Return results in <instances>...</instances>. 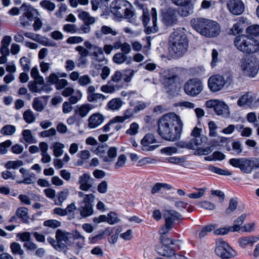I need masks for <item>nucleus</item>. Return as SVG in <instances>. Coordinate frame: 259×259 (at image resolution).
<instances>
[{
  "label": "nucleus",
  "mask_w": 259,
  "mask_h": 259,
  "mask_svg": "<svg viewBox=\"0 0 259 259\" xmlns=\"http://www.w3.org/2000/svg\"><path fill=\"white\" fill-rule=\"evenodd\" d=\"M192 27L203 36L213 37L221 32V27L217 22L203 18H196L191 20Z\"/></svg>",
  "instance_id": "1"
},
{
  "label": "nucleus",
  "mask_w": 259,
  "mask_h": 259,
  "mask_svg": "<svg viewBox=\"0 0 259 259\" xmlns=\"http://www.w3.org/2000/svg\"><path fill=\"white\" fill-rule=\"evenodd\" d=\"M234 44L238 50L245 54H254L259 51V41L246 34L235 37Z\"/></svg>",
  "instance_id": "2"
},
{
  "label": "nucleus",
  "mask_w": 259,
  "mask_h": 259,
  "mask_svg": "<svg viewBox=\"0 0 259 259\" xmlns=\"http://www.w3.org/2000/svg\"><path fill=\"white\" fill-rule=\"evenodd\" d=\"M131 5L125 0H115L110 5L111 12L119 18L131 19L134 16Z\"/></svg>",
  "instance_id": "3"
},
{
  "label": "nucleus",
  "mask_w": 259,
  "mask_h": 259,
  "mask_svg": "<svg viewBox=\"0 0 259 259\" xmlns=\"http://www.w3.org/2000/svg\"><path fill=\"white\" fill-rule=\"evenodd\" d=\"M240 68L243 74L249 77H254L259 70V61L253 56L242 58L240 62Z\"/></svg>",
  "instance_id": "4"
},
{
  "label": "nucleus",
  "mask_w": 259,
  "mask_h": 259,
  "mask_svg": "<svg viewBox=\"0 0 259 259\" xmlns=\"http://www.w3.org/2000/svg\"><path fill=\"white\" fill-rule=\"evenodd\" d=\"M163 84L166 93L170 96L177 94L178 84V70L177 68H171L165 73L163 77Z\"/></svg>",
  "instance_id": "5"
},
{
  "label": "nucleus",
  "mask_w": 259,
  "mask_h": 259,
  "mask_svg": "<svg viewBox=\"0 0 259 259\" xmlns=\"http://www.w3.org/2000/svg\"><path fill=\"white\" fill-rule=\"evenodd\" d=\"M160 244L156 246V250L161 255L172 257L176 259V251L173 250L168 246L169 244H174V240H170L166 235H160L159 238Z\"/></svg>",
  "instance_id": "6"
},
{
  "label": "nucleus",
  "mask_w": 259,
  "mask_h": 259,
  "mask_svg": "<svg viewBox=\"0 0 259 259\" xmlns=\"http://www.w3.org/2000/svg\"><path fill=\"white\" fill-rule=\"evenodd\" d=\"M215 244V252L222 258H231L237 255V252L222 239H216Z\"/></svg>",
  "instance_id": "7"
},
{
  "label": "nucleus",
  "mask_w": 259,
  "mask_h": 259,
  "mask_svg": "<svg viewBox=\"0 0 259 259\" xmlns=\"http://www.w3.org/2000/svg\"><path fill=\"white\" fill-rule=\"evenodd\" d=\"M203 88L202 81L200 79L194 78L188 80L185 83L184 90L187 95L194 97L200 94Z\"/></svg>",
  "instance_id": "8"
},
{
  "label": "nucleus",
  "mask_w": 259,
  "mask_h": 259,
  "mask_svg": "<svg viewBox=\"0 0 259 259\" xmlns=\"http://www.w3.org/2000/svg\"><path fill=\"white\" fill-rule=\"evenodd\" d=\"M158 134L163 139L172 141L176 139L178 133L177 131H175L174 128L169 127V125L159 120H158Z\"/></svg>",
  "instance_id": "9"
},
{
  "label": "nucleus",
  "mask_w": 259,
  "mask_h": 259,
  "mask_svg": "<svg viewBox=\"0 0 259 259\" xmlns=\"http://www.w3.org/2000/svg\"><path fill=\"white\" fill-rule=\"evenodd\" d=\"M226 84L224 77L221 75L211 76L207 81L208 88L212 92H218L221 91Z\"/></svg>",
  "instance_id": "10"
},
{
  "label": "nucleus",
  "mask_w": 259,
  "mask_h": 259,
  "mask_svg": "<svg viewBox=\"0 0 259 259\" xmlns=\"http://www.w3.org/2000/svg\"><path fill=\"white\" fill-rule=\"evenodd\" d=\"M84 47L90 50V55L93 56V59L98 62H102L106 61L103 51L102 48L91 44L89 41L84 42Z\"/></svg>",
  "instance_id": "11"
},
{
  "label": "nucleus",
  "mask_w": 259,
  "mask_h": 259,
  "mask_svg": "<svg viewBox=\"0 0 259 259\" xmlns=\"http://www.w3.org/2000/svg\"><path fill=\"white\" fill-rule=\"evenodd\" d=\"M95 199H93L92 196H88L86 197L84 202H79V211L80 215L82 218H86L89 217L93 214V204Z\"/></svg>",
  "instance_id": "12"
},
{
  "label": "nucleus",
  "mask_w": 259,
  "mask_h": 259,
  "mask_svg": "<svg viewBox=\"0 0 259 259\" xmlns=\"http://www.w3.org/2000/svg\"><path fill=\"white\" fill-rule=\"evenodd\" d=\"M227 7L229 12L232 15H241L245 10V5L241 0H228Z\"/></svg>",
  "instance_id": "13"
},
{
  "label": "nucleus",
  "mask_w": 259,
  "mask_h": 259,
  "mask_svg": "<svg viewBox=\"0 0 259 259\" xmlns=\"http://www.w3.org/2000/svg\"><path fill=\"white\" fill-rule=\"evenodd\" d=\"M178 31H175L169 36L168 50L169 55L174 58L178 57Z\"/></svg>",
  "instance_id": "14"
},
{
  "label": "nucleus",
  "mask_w": 259,
  "mask_h": 259,
  "mask_svg": "<svg viewBox=\"0 0 259 259\" xmlns=\"http://www.w3.org/2000/svg\"><path fill=\"white\" fill-rule=\"evenodd\" d=\"M255 97L249 92H246L242 94L239 98L237 104V105L242 108H251L254 101Z\"/></svg>",
  "instance_id": "15"
},
{
  "label": "nucleus",
  "mask_w": 259,
  "mask_h": 259,
  "mask_svg": "<svg viewBox=\"0 0 259 259\" xmlns=\"http://www.w3.org/2000/svg\"><path fill=\"white\" fill-rule=\"evenodd\" d=\"M69 235L70 234L65 231L57 230L56 232V238L58 245H54V247L56 250L64 249L66 244L68 241Z\"/></svg>",
  "instance_id": "16"
},
{
  "label": "nucleus",
  "mask_w": 259,
  "mask_h": 259,
  "mask_svg": "<svg viewBox=\"0 0 259 259\" xmlns=\"http://www.w3.org/2000/svg\"><path fill=\"white\" fill-rule=\"evenodd\" d=\"M124 122V119L120 116H116L111 120L108 123L102 127V129L104 132L111 131L112 133L118 131L121 128L120 122Z\"/></svg>",
  "instance_id": "17"
},
{
  "label": "nucleus",
  "mask_w": 259,
  "mask_h": 259,
  "mask_svg": "<svg viewBox=\"0 0 259 259\" xmlns=\"http://www.w3.org/2000/svg\"><path fill=\"white\" fill-rule=\"evenodd\" d=\"M207 137L204 135L192 139L190 142L185 144L184 142H179V147H186L190 149H197V147L201 146L203 143H205L207 141Z\"/></svg>",
  "instance_id": "18"
},
{
  "label": "nucleus",
  "mask_w": 259,
  "mask_h": 259,
  "mask_svg": "<svg viewBox=\"0 0 259 259\" xmlns=\"http://www.w3.org/2000/svg\"><path fill=\"white\" fill-rule=\"evenodd\" d=\"M193 12V6L191 0H179V15L187 17Z\"/></svg>",
  "instance_id": "19"
},
{
  "label": "nucleus",
  "mask_w": 259,
  "mask_h": 259,
  "mask_svg": "<svg viewBox=\"0 0 259 259\" xmlns=\"http://www.w3.org/2000/svg\"><path fill=\"white\" fill-rule=\"evenodd\" d=\"M158 120L174 128L175 131H177V126H175V124L178 123V116L174 112H170L163 115Z\"/></svg>",
  "instance_id": "20"
},
{
  "label": "nucleus",
  "mask_w": 259,
  "mask_h": 259,
  "mask_svg": "<svg viewBox=\"0 0 259 259\" xmlns=\"http://www.w3.org/2000/svg\"><path fill=\"white\" fill-rule=\"evenodd\" d=\"M20 10L23 11V14L27 17V19L32 21L35 18L34 16H40L38 10L30 4L23 3L20 7Z\"/></svg>",
  "instance_id": "21"
},
{
  "label": "nucleus",
  "mask_w": 259,
  "mask_h": 259,
  "mask_svg": "<svg viewBox=\"0 0 259 259\" xmlns=\"http://www.w3.org/2000/svg\"><path fill=\"white\" fill-rule=\"evenodd\" d=\"M162 20L166 25H172L177 20L176 11L169 8L162 14Z\"/></svg>",
  "instance_id": "22"
},
{
  "label": "nucleus",
  "mask_w": 259,
  "mask_h": 259,
  "mask_svg": "<svg viewBox=\"0 0 259 259\" xmlns=\"http://www.w3.org/2000/svg\"><path fill=\"white\" fill-rule=\"evenodd\" d=\"M93 180L91 176L87 173L83 174L78 177V184L79 185L80 190L88 191L92 187L91 181Z\"/></svg>",
  "instance_id": "23"
},
{
  "label": "nucleus",
  "mask_w": 259,
  "mask_h": 259,
  "mask_svg": "<svg viewBox=\"0 0 259 259\" xmlns=\"http://www.w3.org/2000/svg\"><path fill=\"white\" fill-rule=\"evenodd\" d=\"M152 14V25L150 23L145 26L144 31L147 34L154 33L158 31V27L157 25V12L156 9L153 8L151 9Z\"/></svg>",
  "instance_id": "24"
},
{
  "label": "nucleus",
  "mask_w": 259,
  "mask_h": 259,
  "mask_svg": "<svg viewBox=\"0 0 259 259\" xmlns=\"http://www.w3.org/2000/svg\"><path fill=\"white\" fill-rule=\"evenodd\" d=\"M48 99V97L47 96L34 98L32 103L33 109L37 112L42 111L47 105Z\"/></svg>",
  "instance_id": "25"
},
{
  "label": "nucleus",
  "mask_w": 259,
  "mask_h": 259,
  "mask_svg": "<svg viewBox=\"0 0 259 259\" xmlns=\"http://www.w3.org/2000/svg\"><path fill=\"white\" fill-rule=\"evenodd\" d=\"M156 143L154 136L151 134L146 135L141 141L142 145L144 147V150L152 151L156 148V146L153 145L149 147L150 145Z\"/></svg>",
  "instance_id": "26"
},
{
  "label": "nucleus",
  "mask_w": 259,
  "mask_h": 259,
  "mask_svg": "<svg viewBox=\"0 0 259 259\" xmlns=\"http://www.w3.org/2000/svg\"><path fill=\"white\" fill-rule=\"evenodd\" d=\"M165 220L164 225L172 229L177 219V212L174 210H165L163 213Z\"/></svg>",
  "instance_id": "27"
},
{
  "label": "nucleus",
  "mask_w": 259,
  "mask_h": 259,
  "mask_svg": "<svg viewBox=\"0 0 259 259\" xmlns=\"http://www.w3.org/2000/svg\"><path fill=\"white\" fill-rule=\"evenodd\" d=\"M104 120V117L99 113L92 114L88 119V126L94 128L100 125Z\"/></svg>",
  "instance_id": "28"
},
{
  "label": "nucleus",
  "mask_w": 259,
  "mask_h": 259,
  "mask_svg": "<svg viewBox=\"0 0 259 259\" xmlns=\"http://www.w3.org/2000/svg\"><path fill=\"white\" fill-rule=\"evenodd\" d=\"M215 113L220 116L223 117H228L230 115V110L229 106L223 101H220L218 103V105L215 107Z\"/></svg>",
  "instance_id": "29"
},
{
  "label": "nucleus",
  "mask_w": 259,
  "mask_h": 259,
  "mask_svg": "<svg viewBox=\"0 0 259 259\" xmlns=\"http://www.w3.org/2000/svg\"><path fill=\"white\" fill-rule=\"evenodd\" d=\"M189 48V40L187 35L183 34L179 38V57L183 56L185 54Z\"/></svg>",
  "instance_id": "30"
},
{
  "label": "nucleus",
  "mask_w": 259,
  "mask_h": 259,
  "mask_svg": "<svg viewBox=\"0 0 259 259\" xmlns=\"http://www.w3.org/2000/svg\"><path fill=\"white\" fill-rule=\"evenodd\" d=\"M259 240V237L253 236L242 237L239 239L238 243L242 248H245L248 245L252 246Z\"/></svg>",
  "instance_id": "31"
},
{
  "label": "nucleus",
  "mask_w": 259,
  "mask_h": 259,
  "mask_svg": "<svg viewBox=\"0 0 259 259\" xmlns=\"http://www.w3.org/2000/svg\"><path fill=\"white\" fill-rule=\"evenodd\" d=\"M95 34L97 38H101L103 35L111 34L115 36L117 34V32L115 29L106 25H103L101 27L100 31H96Z\"/></svg>",
  "instance_id": "32"
},
{
  "label": "nucleus",
  "mask_w": 259,
  "mask_h": 259,
  "mask_svg": "<svg viewBox=\"0 0 259 259\" xmlns=\"http://www.w3.org/2000/svg\"><path fill=\"white\" fill-rule=\"evenodd\" d=\"M113 61L118 64L126 62L127 64L130 65L132 63L131 57L127 58L126 55L122 53H116L113 57Z\"/></svg>",
  "instance_id": "33"
},
{
  "label": "nucleus",
  "mask_w": 259,
  "mask_h": 259,
  "mask_svg": "<svg viewBox=\"0 0 259 259\" xmlns=\"http://www.w3.org/2000/svg\"><path fill=\"white\" fill-rule=\"evenodd\" d=\"M93 106L90 104H84L81 105L77 106V109L75 110V113L78 114L79 116L83 118L85 117L92 109Z\"/></svg>",
  "instance_id": "34"
},
{
  "label": "nucleus",
  "mask_w": 259,
  "mask_h": 259,
  "mask_svg": "<svg viewBox=\"0 0 259 259\" xmlns=\"http://www.w3.org/2000/svg\"><path fill=\"white\" fill-rule=\"evenodd\" d=\"M246 19L243 17L240 18L239 21L235 23L233 26L230 29L229 34L231 35H236L242 32L243 28L241 26V24L245 22Z\"/></svg>",
  "instance_id": "35"
},
{
  "label": "nucleus",
  "mask_w": 259,
  "mask_h": 259,
  "mask_svg": "<svg viewBox=\"0 0 259 259\" xmlns=\"http://www.w3.org/2000/svg\"><path fill=\"white\" fill-rule=\"evenodd\" d=\"M243 159L240 170L244 173H251L254 168V161L245 158H243Z\"/></svg>",
  "instance_id": "36"
},
{
  "label": "nucleus",
  "mask_w": 259,
  "mask_h": 259,
  "mask_svg": "<svg viewBox=\"0 0 259 259\" xmlns=\"http://www.w3.org/2000/svg\"><path fill=\"white\" fill-rule=\"evenodd\" d=\"M28 210L24 207H19L16 211V215L21 219L24 223L29 222V217L28 214Z\"/></svg>",
  "instance_id": "37"
},
{
  "label": "nucleus",
  "mask_w": 259,
  "mask_h": 259,
  "mask_svg": "<svg viewBox=\"0 0 259 259\" xmlns=\"http://www.w3.org/2000/svg\"><path fill=\"white\" fill-rule=\"evenodd\" d=\"M10 249L14 255H19L23 258L24 255V251L22 249L21 244L16 242H13L10 244Z\"/></svg>",
  "instance_id": "38"
},
{
  "label": "nucleus",
  "mask_w": 259,
  "mask_h": 259,
  "mask_svg": "<svg viewBox=\"0 0 259 259\" xmlns=\"http://www.w3.org/2000/svg\"><path fill=\"white\" fill-rule=\"evenodd\" d=\"M64 147L65 145L60 142H54L51 146V148L53 151V154L56 157L62 155Z\"/></svg>",
  "instance_id": "39"
},
{
  "label": "nucleus",
  "mask_w": 259,
  "mask_h": 259,
  "mask_svg": "<svg viewBox=\"0 0 259 259\" xmlns=\"http://www.w3.org/2000/svg\"><path fill=\"white\" fill-rule=\"evenodd\" d=\"M78 17L84 22V24H88L89 25L94 24L96 21L95 17L91 16L89 13L85 11L79 12Z\"/></svg>",
  "instance_id": "40"
},
{
  "label": "nucleus",
  "mask_w": 259,
  "mask_h": 259,
  "mask_svg": "<svg viewBox=\"0 0 259 259\" xmlns=\"http://www.w3.org/2000/svg\"><path fill=\"white\" fill-rule=\"evenodd\" d=\"M246 217L245 213L242 214L234 221L233 226L230 227L232 232H237L241 229V226L243 224Z\"/></svg>",
  "instance_id": "41"
},
{
  "label": "nucleus",
  "mask_w": 259,
  "mask_h": 259,
  "mask_svg": "<svg viewBox=\"0 0 259 259\" xmlns=\"http://www.w3.org/2000/svg\"><path fill=\"white\" fill-rule=\"evenodd\" d=\"M123 102L120 99L116 98L110 100L107 104L108 108L111 110H117L122 105Z\"/></svg>",
  "instance_id": "42"
},
{
  "label": "nucleus",
  "mask_w": 259,
  "mask_h": 259,
  "mask_svg": "<svg viewBox=\"0 0 259 259\" xmlns=\"http://www.w3.org/2000/svg\"><path fill=\"white\" fill-rule=\"evenodd\" d=\"M23 117L25 121L29 124L33 123L36 120L35 114L31 109L26 110L23 114Z\"/></svg>",
  "instance_id": "43"
},
{
  "label": "nucleus",
  "mask_w": 259,
  "mask_h": 259,
  "mask_svg": "<svg viewBox=\"0 0 259 259\" xmlns=\"http://www.w3.org/2000/svg\"><path fill=\"white\" fill-rule=\"evenodd\" d=\"M39 5L43 9L49 12L54 11L56 8L55 4L49 0L41 1Z\"/></svg>",
  "instance_id": "44"
},
{
  "label": "nucleus",
  "mask_w": 259,
  "mask_h": 259,
  "mask_svg": "<svg viewBox=\"0 0 259 259\" xmlns=\"http://www.w3.org/2000/svg\"><path fill=\"white\" fill-rule=\"evenodd\" d=\"M88 101L92 103H98L102 102L106 99L105 95L100 93H94L87 98Z\"/></svg>",
  "instance_id": "45"
},
{
  "label": "nucleus",
  "mask_w": 259,
  "mask_h": 259,
  "mask_svg": "<svg viewBox=\"0 0 259 259\" xmlns=\"http://www.w3.org/2000/svg\"><path fill=\"white\" fill-rule=\"evenodd\" d=\"M97 62L96 61H92L90 66V73L94 77H96L99 74L102 67V65Z\"/></svg>",
  "instance_id": "46"
},
{
  "label": "nucleus",
  "mask_w": 259,
  "mask_h": 259,
  "mask_svg": "<svg viewBox=\"0 0 259 259\" xmlns=\"http://www.w3.org/2000/svg\"><path fill=\"white\" fill-rule=\"evenodd\" d=\"M117 89V85L111 84V81H109L107 84L102 85L101 87V91L107 94H113Z\"/></svg>",
  "instance_id": "47"
},
{
  "label": "nucleus",
  "mask_w": 259,
  "mask_h": 259,
  "mask_svg": "<svg viewBox=\"0 0 259 259\" xmlns=\"http://www.w3.org/2000/svg\"><path fill=\"white\" fill-rule=\"evenodd\" d=\"M216 227L217 226L214 224H210L204 226L202 228L199 233V238H202L204 237L208 234V233L214 230L216 228Z\"/></svg>",
  "instance_id": "48"
},
{
  "label": "nucleus",
  "mask_w": 259,
  "mask_h": 259,
  "mask_svg": "<svg viewBox=\"0 0 259 259\" xmlns=\"http://www.w3.org/2000/svg\"><path fill=\"white\" fill-rule=\"evenodd\" d=\"M69 195V191L68 188H64L58 194V200L59 203L57 204L62 205V203L67 199Z\"/></svg>",
  "instance_id": "49"
},
{
  "label": "nucleus",
  "mask_w": 259,
  "mask_h": 259,
  "mask_svg": "<svg viewBox=\"0 0 259 259\" xmlns=\"http://www.w3.org/2000/svg\"><path fill=\"white\" fill-rule=\"evenodd\" d=\"M16 127L14 125L7 124L2 127L1 133L5 136H11L16 132Z\"/></svg>",
  "instance_id": "50"
},
{
  "label": "nucleus",
  "mask_w": 259,
  "mask_h": 259,
  "mask_svg": "<svg viewBox=\"0 0 259 259\" xmlns=\"http://www.w3.org/2000/svg\"><path fill=\"white\" fill-rule=\"evenodd\" d=\"M24 163L22 160H18L16 161H9L5 165L7 169H18L23 165Z\"/></svg>",
  "instance_id": "51"
},
{
  "label": "nucleus",
  "mask_w": 259,
  "mask_h": 259,
  "mask_svg": "<svg viewBox=\"0 0 259 259\" xmlns=\"http://www.w3.org/2000/svg\"><path fill=\"white\" fill-rule=\"evenodd\" d=\"M139 7L143 9V14L141 16V19L142 21L144 26H147L148 24H149V23H150V18L148 10L147 9H144L143 5H140Z\"/></svg>",
  "instance_id": "52"
},
{
  "label": "nucleus",
  "mask_w": 259,
  "mask_h": 259,
  "mask_svg": "<svg viewBox=\"0 0 259 259\" xmlns=\"http://www.w3.org/2000/svg\"><path fill=\"white\" fill-rule=\"evenodd\" d=\"M121 95L123 97H127L128 100L130 101V106H133L135 105V102L134 101V99L138 97V94L134 91H131L129 92H126L122 91Z\"/></svg>",
  "instance_id": "53"
},
{
  "label": "nucleus",
  "mask_w": 259,
  "mask_h": 259,
  "mask_svg": "<svg viewBox=\"0 0 259 259\" xmlns=\"http://www.w3.org/2000/svg\"><path fill=\"white\" fill-rule=\"evenodd\" d=\"M246 32L249 35L259 36V25H251L246 29Z\"/></svg>",
  "instance_id": "54"
},
{
  "label": "nucleus",
  "mask_w": 259,
  "mask_h": 259,
  "mask_svg": "<svg viewBox=\"0 0 259 259\" xmlns=\"http://www.w3.org/2000/svg\"><path fill=\"white\" fill-rule=\"evenodd\" d=\"M208 169L214 173L224 176H230L232 175V172L225 170L223 169L213 165H209L208 166Z\"/></svg>",
  "instance_id": "55"
},
{
  "label": "nucleus",
  "mask_w": 259,
  "mask_h": 259,
  "mask_svg": "<svg viewBox=\"0 0 259 259\" xmlns=\"http://www.w3.org/2000/svg\"><path fill=\"white\" fill-rule=\"evenodd\" d=\"M108 233V231L107 229H106L104 231H100L99 233L94 236L89 238V242L90 243H95L99 240H102L105 235L107 234Z\"/></svg>",
  "instance_id": "56"
},
{
  "label": "nucleus",
  "mask_w": 259,
  "mask_h": 259,
  "mask_svg": "<svg viewBox=\"0 0 259 259\" xmlns=\"http://www.w3.org/2000/svg\"><path fill=\"white\" fill-rule=\"evenodd\" d=\"M22 135L23 136L24 140L26 143H33L35 142L31 131L30 130H23Z\"/></svg>",
  "instance_id": "57"
},
{
  "label": "nucleus",
  "mask_w": 259,
  "mask_h": 259,
  "mask_svg": "<svg viewBox=\"0 0 259 259\" xmlns=\"http://www.w3.org/2000/svg\"><path fill=\"white\" fill-rule=\"evenodd\" d=\"M117 149L116 147H110L107 152L108 157H105L104 161L106 162L112 161L117 156Z\"/></svg>",
  "instance_id": "58"
},
{
  "label": "nucleus",
  "mask_w": 259,
  "mask_h": 259,
  "mask_svg": "<svg viewBox=\"0 0 259 259\" xmlns=\"http://www.w3.org/2000/svg\"><path fill=\"white\" fill-rule=\"evenodd\" d=\"M73 94L70 97L69 100L71 104H75L81 99L82 93L80 91L77 90L73 92Z\"/></svg>",
  "instance_id": "59"
},
{
  "label": "nucleus",
  "mask_w": 259,
  "mask_h": 259,
  "mask_svg": "<svg viewBox=\"0 0 259 259\" xmlns=\"http://www.w3.org/2000/svg\"><path fill=\"white\" fill-rule=\"evenodd\" d=\"M20 63L24 71H29L30 68V60L26 57H23L20 59Z\"/></svg>",
  "instance_id": "60"
},
{
  "label": "nucleus",
  "mask_w": 259,
  "mask_h": 259,
  "mask_svg": "<svg viewBox=\"0 0 259 259\" xmlns=\"http://www.w3.org/2000/svg\"><path fill=\"white\" fill-rule=\"evenodd\" d=\"M209 128V135L211 137H215L217 136V130L218 126L213 121H210L208 123Z\"/></svg>",
  "instance_id": "61"
},
{
  "label": "nucleus",
  "mask_w": 259,
  "mask_h": 259,
  "mask_svg": "<svg viewBox=\"0 0 259 259\" xmlns=\"http://www.w3.org/2000/svg\"><path fill=\"white\" fill-rule=\"evenodd\" d=\"M78 82L81 86H87L92 83V79L89 75H83L80 76Z\"/></svg>",
  "instance_id": "62"
},
{
  "label": "nucleus",
  "mask_w": 259,
  "mask_h": 259,
  "mask_svg": "<svg viewBox=\"0 0 259 259\" xmlns=\"http://www.w3.org/2000/svg\"><path fill=\"white\" fill-rule=\"evenodd\" d=\"M232 149L238 155H240L243 151V147L239 141H234L232 143Z\"/></svg>",
  "instance_id": "63"
},
{
  "label": "nucleus",
  "mask_w": 259,
  "mask_h": 259,
  "mask_svg": "<svg viewBox=\"0 0 259 259\" xmlns=\"http://www.w3.org/2000/svg\"><path fill=\"white\" fill-rule=\"evenodd\" d=\"M107 222L110 225L117 223L120 221L119 219L117 217V214L113 212H111L108 213L107 216Z\"/></svg>",
  "instance_id": "64"
}]
</instances>
